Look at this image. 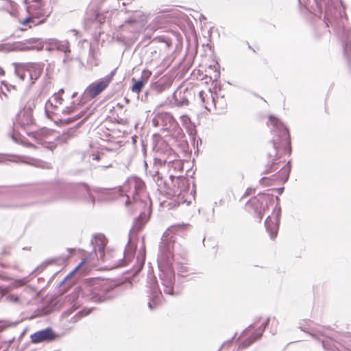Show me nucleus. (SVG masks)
I'll use <instances>...</instances> for the list:
<instances>
[{"instance_id":"bb28decb","label":"nucleus","mask_w":351,"mask_h":351,"mask_svg":"<svg viewBox=\"0 0 351 351\" xmlns=\"http://www.w3.org/2000/svg\"><path fill=\"white\" fill-rule=\"evenodd\" d=\"M277 169H278V168H274V169H271L269 171H270V172H271V171H276Z\"/></svg>"},{"instance_id":"6ab92c4d","label":"nucleus","mask_w":351,"mask_h":351,"mask_svg":"<svg viewBox=\"0 0 351 351\" xmlns=\"http://www.w3.org/2000/svg\"><path fill=\"white\" fill-rule=\"evenodd\" d=\"M160 303V297H156V300L153 301V302H149L148 306L150 309L154 308L156 306H158Z\"/></svg>"},{"instance_id":"b1692460","label":"nucleus","mask_w":351,"mask_h":351,"mask_svg":"<svg viewBox=\"0 0 351 351\" xmlns=\"http://www.w3.org/2000/svg\"><path fill=\"white\" fill-rule=\"evenodd\" d=\"M5 71L0 67V76L4 75Z\"/></svg>"},{"instance_id":"393cba45","label":"nucleus","mask_w":351,"mask_h":351,"mask_svg":"<svg viewBox=\"0 0 351 351\" xmlns=\"http://www.w3.org/2000/svg\"><path fill=\"white\" fill-rule=\"evenodd\" d=\"M1 265L3 267H9V265L8 264H3V263H1Z\"/></svg>"},{"instance_id":"c756f323","label":"nucleus","mask_w":351,"mask_h":351,"mask_svg":"<svg viewBox=\"0 0 351 351\" xmlns=\"http://www.w3.org/2000/svg\"><path fill=\"white\" fill-rule=\"evenodd\" d=\"M0 97H1V95L0 94ZM2 99V98H1Z\"/></svg>"},{"instance_id":"0eeeda50","label":"nucleus","mask_w":351,"mask_h":351,"mask_svg":"<svg viewBox=\"0 0 351 351\" xmlns=\"http://www.w3.org/2000/svg\"><path fill=\"white\" fill-rule=\"evenodd\" d=\"M273 202V198L269 195L261 194L252 197L247 204V208H254L261 221L265 211L268 209L269 205Z\"/></svg>"},{"instance_id":"2eb2a0df","label":"nucleus","mask_w":351,"mask_h":351,"mask_svg":"<svg viewBox=\"0 0 351 351\" xmlns=\"http://www.w3.org/2000/svg\"><path fill=\"white\" fill-rule=\"evenodd\" d=\"M16 49L21 51H30L34 49V47L32 45H27L25 44H19Z\"/></svg>"},{"instance_id":"5701e85b","label":"nucleus","mask_w":351,"mask_h":351,"mask_svg":"<svg viewBox=\"0 0 351 351\" xmlns=\"http://www.w3.org/2000/svg\"><path fill=\"white\" fill-rule=\"evenodd\" d=\"M62 136H65V138H70L71 137V134H70L69 132H67L66 133H64L62 134Z\"/></svg>"},{"instance_id":"f3484780","label":"nucleus","mask_w":351,"mask_h":351,"mask_svg":"<svg viewBox=\"0 0 351 351\" xmlns=\"http://www.w3.org/2000/svg\"><path fill=\"white\" fill-rule=\"evenodd\" d=\"M86 262V259H84L67 276L66 278H71L73 276L79 269L81 268V267L85 264Z\"/></svg>"},{"instance_id":"412c9836","label":"nucleus","mask_w":351,"mask_h":351,"mask_svg":"<svg viewBox=\"0 0 351 351\" xmlns=\"http://www.w3.org/2000/svg\"><path fill=\"white\" fill-rule=\"evenodd\" d=\"M8 298L10 299V301H12V302H16L19 301V298L17 295H10L8 296Z\"/></svg>"},{"instance_id":"a878e982","label":"nucleus","mask_w":351,"mask_h":351,"mask_svg":"<svg viewBox=\"0 0 351 351\" xmlns=\"http://www.w3.org/2000/svg\"><path fill=\"white\" fill-rule=\"evenodd\" d=\"M29 136H32L34 138H36V134L35 133H31L29 134Z\"/></svg>"},{"instance_id":"1a4fd4ad","label":"nucleus","mask_w":351,"mask_h":351,"mask_svg":"<svg viewBox=\"0 0 351 351\" xmlns=\"http://www.w3.org/2000/svg\"><path fill=\"white\" fill-rule=\"evenodd\" d=\"M111 77L106 76L90 84L85 90V95L90 99H93L102 93L110 84Z\"/></svg>"},{"instance_id":"4be33fe9","label":"nucleus","mask_w":351,"mask_h":351,"mask_svg":"<svg viewBox=\"0 0 351 351\" xmlns=\"http://www.w3.org/2000/svg\"><path fill=\"white\" fill-rule=\"evenodd\" d=\"M252 335V330L250 328L247 329L243 333V336H248V335Z\"/></svg>"},{"instance_id":"c85d7f7f","label":"nucleus","mask_w":351,"mask_h":351,"mask_svg":"<svg viewBox=\"0 0 351 351\" xmlns=\"http://www.w3.org/2000/svg\"><path fill=\"white\" fill-rule=\"evenodd\" d=\"M269 322V319H267V322L265 324V326L267 324V322Z\"/></svg>"},{"instance_id":"ddd939ff","label":"nucleus","mask_w":351,"mask_h":351,"mask_svg":"<svg viewBox=\"0 0 351 351\" xmlns=\"http://www.w3.org/2000/svg\"><path fill=\"white\" fill-rule=\"evenodd\" d=\"M199 96L205 108L210 110L209 101L213 102L212 94L210 93H206L204 91L202 90L199 93Z\"/></svg>"},{"instance_id":"a211bd4d","label":"nucleus","mask_w":351,"mask_h":351,"mask_svg":"<svg viewBox=\"0 0 351 351\" xmlns=\"http://www.w3.org/2000/svg\"><path fill=\"white\" fill-rule=\"evenodd\" d=\"M262 335V333H260L259 335H256L254 337H253L252 338H251L247 343H245L244 342L242 343V347L244 348V347H247L249 345H250L251 343H252L253 342H254L256 339H258V338H260Z\"/></svg>"},{"instance_id":"423d86ee","label":"nucleus","mask_w":351,"mask_h":351,"mask_svg":"<svg viewBox=\"0 0 351 351\" xmlns=\"http://www.w3.org/2000/svg\"><path fill=\"white\" fill-rule=\"evenodd\" d=\"M158 184L165 193H172L174 195H180L182 191H186L189 188L186 178L182 176H171L168 181H164L163 186H161L160 183Z\"/></svg>"},{"instance_id":"f257e3e1","label":"nucleus","mask_w":351,"mask_h":351,"mask_svg":"<svg viewBox=\"0 0 351 351\" xmlns=\"http://www.w3.org/2000/svg\"><path fill=\"white\" fill-rule=\"evenodd\" d=\"M128 194L126 195L125 206L131 213L140 211V218L145 217V210H149V207L146 202L140 199L139 195L144 191L145 184L144 182L138 178H132L128 180V183L124 184Z\"/></svg>"},{"instance_id":"cd10ccee","label":"nucleus","mask_w":351,"mask_h":351,"mask_svg":"<svg viewBox=\"0 0 351 351\" xmlns=\"http://www.w3.org/2000/svg\"><path fill=\"white\" fill-rule=\"evenodd\" d=\"M159 181H160V182H162V178H160V180H158V182H159Z\"/></svg>"},{"instance_id":"6e6552de","label":"nucleus","mask_w":351,"mask_h":351,"mask_svg":"<svg viewBox=\"0 0 351 351\" xmlns=\"http://www.w3.org/2000/svg\"><path fill=\"white\" fill-rule=\"evenodd\" d=\"M86 111L83 109L80 103L73 101L70 106L62 109V114L69 116L67 119L61 120L64 124H69L76 121L84 116Z\"/></svg>"},{"instance_id":"f03ea898","label":"nucleus","mask_w":351,"mask_h":351,"mask_svg":"<svg viewBox=\"0 0 351 351\" xmlns=\"http://www.w3.org/2000/svg\"><path fill=\"white\" fill-rule=\"evenodd\" d=\"M267 125L276 129L274 131L278 136L274 139V147L277 151L278 158L283 155H289L291 152L290 134L287 128L276 117L270 116Z\"/></svg>"},{"instance_id":"39448f33","label":"nucleus","mask_w":351,"mask_h":351,"mask_svg":"<svg viewBox=\"0 0 351 351\" xmlns=\"http://www.w3.org/2000/svg\"><path fill=\"white\" fill-rule=\"evenodd\" d=\"M43 67V64L38 62L18 63L15 71L22 80L28 78L34 84L42 75Z\"/></svg>"},{"instance_id":"7ed1b4c3","label":"nucleus","mask_w":351,"mask_h":351,"mask_svg":"<svg viewBox=\"0 0 351 351\" xmlns=\"http://www.w3.org/2000/svg\"><path fill=\"white\" fill-rule=\"evenodd\" d=\"M29 16L23 19H20L22 25L25 26L23 30H27L33 27L40 25L46 21L49 14L44 10V3L39 0L35 1L34 3L27 7Z\"/></svg>"},{"instance_id":"f8f14e48","label":"nucleus","mask_w":351,"mask_h":351,"mask_svg":"<svg viewBox=\"0 0 351 351\" xmlns=\"http://www.w3.org/2000/svg\"><path fill=\"white\" fill-rule=\"evenodd\" d=\"M164 286V292L167 294L173 295L174 285V274L171 271L164 275L162 278Z\"/></svg>"},{"instance_id":"9d476101","label":"nucleus","mask_w":351,"mask_h":351,"mask_svg":"<svg viewBox=\"0 0 351 351\" xmlns=\"http://www.w3.org/2000/svg\"><path fill=\"white\" fill-rule=\"evenodd\" d=\"M280 215V210L275 209L273 210L271 215L269 216L265 220V225L271 239H274L277 236Z\"/></svg>"},{"instance_id":"9b49d317","label":"nucleus","mask_w":351,"mask_h":351,"mask_svg":"<svg viewBox=\"0 0 351 351\" xmlns=\"http://www.w3.org/2000/svg\"><path fill=\"white\" fill-rule=\"evenodd\" d=\"M56 335L53 330L48 328L43 330H39L30 336V339L32 343H38L43 341H51L54 339Z\"/></svg>"},{"instance_id":"4468645a","label":"nucleus","mask_w":351,"mask_h":351,"mask_svg":"<svg viewBox=\"0 0 351 351\" xmlns=\"http://www.w3.org/2000/svg\"><path fill=\"white\" fill-rule=\"evenodd\" d=\"M132 81L134 82V84L132 85V88H131V90L133 92V93H135L136 94H139L143 87L145 86V84L146 83V80H143V79H141L138 81H135V80L134 78H132Z\"/></svg>"},{"instance_id":"aec40b11","label":"nucleus","mask_w":351,"mask_h":351,"mask_svg":"<svg viewBox=\"0 0 351 351\" xmlns=\"http://www.w3.org/2000/svg\"><path fill=\"white\" fill-rule=\"evenodd\" d=\"M21 143L25 146V147H35V146L31 143H29L28 141H21Z\"/></svg>"},{"instance_id":"dca6fc26","label":"nucleus","mask_w":351,"mask_h":351,"mask_svg":"<svg viewBox=\"0 0 351 351\" xmlns=\"http://www.w3.org/2000/svg\"><path fill=\"white\" fill-rule=\"evenodd\" d=\"M52 101H53L56 104V106H57V104H62L63 99L60 94H56L52 97Z\"/></svg>"},{"instance_id":"20e7f679","label":"nucleus","mask_w":351,"mask_h":351,"mask_svg":"<svg viewBox=\"0 0 351 351\" xmlns=\"http://www.w3.org/2000/svg\"><path fill=\"white\" fill-rule=\"evenodd\" d=\"M24 108L17 116V123L23 128H29L34 124L33 109L37 104V98L30 94H27L23 99Z\"/></svg>"}]
</instances>
